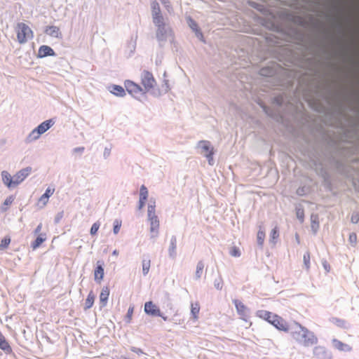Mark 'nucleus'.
<instances>
[{
  "label": "nucleus",
  "instance_id": "1",
  "mask_svg": "<svg viewBox=\"0 0 359 359\" xmlns=\"http://www.w3.org/2000/svg\"><path fill=\"white\" fill-rule=\"evenodd\" d=\"M292 338L299 344L304 346H310L316 344L318 341L317 337L306 327L299 323H295L290 330Z\"/></svg>",
  "mask_w": 359,
  "mask_h": 359
},
{
  "label": "nucleus",
  "instance_id": "2",
  "mask_svg": "<svg viewBox=\"0 0 359 359\" xmlns=\"http://www.w3.org/2000/svg\"><path fill=\"white\" fill-rule=\"evenodd\" d=\"M15 31L18 41L20 43H25L33 38V32L28 25L23 22L18 23Z\"/></svg>",
  "mask_w": 359,
  "mask_h": 359
},
{
  "label": "nucleus",
  "instance_id": "3",
  "mask_svg": "<svg viewBox=\"0 0 359 359\" xmlns=\"http://www.w3.org/2000/svg\"><path fill=\"white\" fill-rule=\"evenodd\" d=\"M156 38L160 43L172 38V30L168 23L157 27Z\"/></svg>",
  "mask_w": 359,
  "mask_h": 359
},
{
  "label": "nucleus",
  "instance_id": "4",
  "mask_svg": "<svg viewBox=\"0 0 359 359\" xmlns=\"http://www.w3.org/2000/svg\"><path fill=\"white\" fill-rule=\"evenodd\" d=\"M142 84L144 86V93L149 91L156 85V81L152 75L148 71H144L141 75Z\"/></svg>",
  "mask_w": 359,
  "mask_h": 359
},
{
  "label": "nucleus",
  "instance_id": "5",
  "mask_svg": "<svg viewBox=\"0 0 359 359\" xmlns=\"http://www.w3.org/2000/svg\"><path fill=\"white\" fill-rule=\"evenodd\" d=\"M233 303L235 305L238 314L241 316V318L245 321H247L250 316V309L238 299H233Z\"/></svg>",
  "mask_w": 359,
  "mask_h": 359
},
{
  "label": "nucleus",
  "instance_id": "6",
  "mask_svg": "<svg viewBox=\"0 0 359 359\" xmlns=\"http://www.w3.org/2000/svg\"><path fill=\"white\" fill-rule=\"evenodd\" d=\"M32 168L27 167L19 170L14 176H13V182L14 187L18 186L21 182H22L31 173Z\"/></svg>",
  "mask_w": 359,
  "mask_h": 359
},
{
  "label": "nucleus",
  "instance_id": "7",
  "mask_svg": "<svg viewBox=\"0 0 359 359\" xmlns=\"http://www.w3.org/2000/svg\"><path fill=\"white\" fill-rule=\"evenodd\" d=\"M125 87L127 91L133 96H135L137 94L145 93L143 88L140 86L131 81H126L125 82Z\"/></svg>",
  "mask_w": 359,
  "mask_h": 359
},
{
  "label": "nucleus",
  "instance_id": "8",
  "mask_svg": "<svg viewBox=\"0 0 359 359\" xmlns=\"http://www.w3.org/2000/svg\"><path fill=\"white\" fill-rule=\"evenodd\" d=\"M196 148L198 149L199 153L203 156H208L210 153L213 151V147L211 143L206 140H201L198 142Z\"/></svg>",
  "mask_w": 359,
  "mask_h": 359
},
{
  "label": "nucleus",
  "instance_id": "9",
  "mask_svg": "<svg viewBox=\"0 0 359 359\" xmlns=\"http://www.w3.org/2000/svg\"><path fill=\"white\" fill-rule=\"evenodd\" d=\"M144 312L152 316H162L160 309L151 301L145 303Z\"/></svg>",
  "mask_w": 359,
  "mask_h": 359
},
{
  "label": "nucleus",
  "instance_id": "10",
  "mask_svg": "<svg viewBox=\"0 0 359 359\" xmlns=\"http://www.w3.org/2000/svg\"><path fill=\"white\" fill-rule=\"evenodd\" d=\"M150 225V237L151 239H154L158 237L159 231V220L158 217L150 218L148 219Z\"/></svg>",
  "mask_w": 359,
  "mask_h": 359
},
{
  "label": "nucleus",
  "instance_id": "11",
  "mask_svg": "<svg viewBox=\"0 0 359 359\" xmlns=\"http://www.w3.org/2000/svg\"><path fill=\"white\" fill-rule=\"evenodd\" d=\"M271 324L279 330H283L285 332H287L289 330L286 323L280 317L276 314L274 316H273Z\"/></svg>",
  "mask_w": 359,
  "mask_h": 359
},
{
  "label": "nucleus",
  "instance_id": "12",
  "mask_svg": "<svg viewBox=\"0 0 359 359\" xmlns=\"http://www.w3.org/2000/svg\"><path fill=\"white\" fill-rule=\"evenodd\" d=\"M54 124V121L52 119H49L42 122L36 128V130L41 135L45 133L48 129H50Z\"/></svg>",
  "mask_w": 359,
  "mask_h": 359
},
{
  "label": "nucleus",
  "instance_id": "13",
  "mask_svg": "<svg viewBox=\"0 0 359 359\" xmlns=\"http://www.w3.org/2000/svg\"><path fill=\"white\" fill-rule=\"evenodd\" d=\"M55 55L54 50L48 46H41L38 52V56L39 57H44L46 56H54Z\"/></svg>",
  "mask_w": 359,
  "mask_h": 359
},
{
  "label": "nucleus",
  "instance_id": "14",
  "mask_svg": "<svg viewBox=\"0 0 359 359\" xmlns=\"http://www.w3.org/2000/svg\"><path fill=\"white\" fill-rule=\"evenodd\" d=\"M1 178L3 183L8 188L14 187L13 177H12L8 171L1 172Z\"/></svg>",
  "mask_w": 359,
  "mask_h": 359
},
{
  "label": "nucleus",
  "instance_id": "15",
  "mask_svg": "<svg viewBox=\"0 0 359 359\" xmlns=\"http://www.w3.org/2000/svg\"><path fill=\"white\" fill-rule=\"evenodd\" d=\"M176 248H177V238L175 236H172L170 238V243L168 248V254L170 257L175 259L176 257Z\"/></svg>",
  "mask_w": 359,
  "mask_h": 359
},
{
  "label": "nucleus",
  "instance_id": "16",
  "mask_svg": "<svg viewBox=\"0 0 359 359\" xmlns=\"http://www.w3.org/2000/svg\"><path fill=\"white\" fill-rule=\"evenodd\" d=\"M154 217H157L156 215V201L151 198L147 208V219Z\"/></svg>",
  "mask_w": 359,
  "mask_h": 359
},
{
  "label": "nucleus",
  "instance_id": "17",
  "mask_svg": "<svg viewBox=\"0 0 359 359\" xmlns=\"http://www.w3.org/2000/svg\"><path fill=\"white\" fill-rule=\"evenodd\" d=\"M332 344L334 346V348L339 351L348 352L351 351L352 349L349 345L344 344L343 342L335 339L332 340Z\"/></svg>",
  "mask_w": 359,
  "mask_h": 359
},
{
  "label": "nucleus",
  "instance_id": "18",
  "mask_svg": "<svg viewBox=\"0 0 359 359\" xmlns=\"http://www.w3.org/2000/svg\"><path fill=\"white\" fill-rule=\"evenodd\" d=\"M45 32L47 34H48L53 37H55V38H61L62 37V34L60 32V29L55 26L47 27L45 30Z\"/></svg>",
  "mask_w": 359,
  "mask_h": 359
},
{
  "label": "nucleus",
  "instance_id": "19",
  "mask_svg": "<svg viewBox=\"0 0 359 359\" xmlns=\"http://www.w3.org/2000/svg\"><path fill=\"white\" fill-rule=\"evenodd\" d=\"M109 295V289L108 287H104L100 294V301L102 306H105L107 303Z\"/></svg>",
  "mask_w": 359,
  "mask_h": 359
},
{
  "label": "nucleus",
  "instance_id": "20",
  "mask_svg": "<svg viewBox=\"0 0 359 359\" xmlns=\"http://www.w3.org/2000/svg\"><path fill=\"white\" fill-rule=\"evenodd\" d=\"M40 136H41V134L36 130V128H34V130H32L31 131V133L25 138V142L29 144L32 142H34V141L37 140L38 139H39Z\"/></svg>",
  "mask_w": 359,
  "mask_h": 359
},
{
  "label": "nucleus",
  "instance_id": "21",
  "mask_svg": "<svg viewBox=\"0 0 359 359\" xmlns=\"http://www.w3.org/2000/svg\"><path fill=\"white\" fill-rule=\"evenodd\" d=\"M313 354L320 359H325L327 357V351L323 346H316L313 350Z\"/></svg>",
  "mask_w": 359,
  "mask_h": 359
},
{
  "label": "nucleus",
  "instance_id": "22",
  "mask_svg": "<svg viewBox=\"0 0 359 359\" xmlns=\"http://www.w3.org/2000/svg\"><path fill=\"white\" fill-rule=\"evenodd\" d=\"M110 92L112 94L119 97H123L126 94L123 88L118 85H113L111 87Z\"/></svg>",
  "mask_w": 359,
  "mask_h": 359
},
{
  "label": "nucleus",
  "instance_id": "23",
  "mask_svg": "<svg viewBox=\"0 0 359 359\" xmlns=\"http://www.w3.org/2000/svg\"><path fill=\"white\" fill-rule=\"evenodd\" d=\"M311 227L314 233H316L319 228L318 217L317 215L312 214L311 216Z\"/></svg>",
  "mask_w": 359,
  "mask_h": 359
},
{
  "label": "nucleus",
  "instance_id": "24",
  "mask_svg": "<svg viewBox=\"0 0 359 359\" xmlns=\"http://www.w3.org/2000/svg\"><path fill=\"white\" fill-rule=\"evenodd\" d=\"M279 237L278 228L276 226L270 233L269 242L273 245H275L277 242V239Z\"/></svg>",
  "mask_w": 359,
  "mask_h": 359
},
{
  "label": "nucleus",
  "instance_id": "25",
  "mask_svg": "<svg viewBox=\"0 0 359 359\" xmlns=\"http://www.w3.org/2000/svg\"><path fill=\"white\" fill-rule=\"evenodd\" d=\"M53 192H54V189L48 188L46 190V192L39 198V201L42 202L43 203V205H46L48 202V198L53 194Z\"/></svg>",
  "mask_w": 359,
  "mask_h": 359
},
{
  "label": "nucleus",
  "instance_id": "26",
  "mask_svg": "<svg viewBox=\"0 0 359 359\" xmlns=\"http://www.w3.org/2000/svg\"><path fill=\"white\" fill-rule=\"evenodd\" d=\"M142 274L147 276L151 266V260L149 259H143L142 261Z\"/></svg>",
  "mask_w": 359,
  "mask_h": 359
},
{
  "label": "nucleus",
  "instance_id": "27",
  "mask_svg": "<svg viewBox=\"0 0 359 359\" xmlns=\"http://www.w3.org/2000/svg\"><path fill=\"white\" fill-rule=\"evenodd\" d=\"M199 311H200V306H199V304L198 302H196L194 304H191V313L193 316V318L194 320H198V314L199 313Z\"/></svg>",
  "mask_w": 359,
  "mask_h": 359
},
{
  "label": "nucleus",
  "instance_id": "28",
  "mask_svg": "<svg viewBox=\"0 0 359 359\" xmlns=\"http://www.w3.org/2000/svg\"><path fill=\"white\" fill-rule=\"evenodd\" d=\"M256 315L257 317L264 319L266 320L269 318H273V316H275V314H273L272 313L267 311H264V310L257 311L256 313Z\"/></svg>",
  "mask_w": 359,
  "mask_h": 359
},
{
  "label": "nucleus",
  "instance_id": "29",
  "mask_svg": "<svg viewBox=\"0 0 359 359\" xmlns=\"http://www.w3.org/2000/svg\"><path fill=\"white\" fill-rule=\"evenodd\" d=\"M0 348L4 351H10L11 350L8 343L6 341L5 337L0 332Z\"/></svg>",
  "mask_w": 359,
  "mask_h": 359
},
{
  "label": "nucleus",
  "instance_id": "30",
  "mask_svg": "<svg viewBox=\"0 0 359 359\" xmlns=\"http://www.w3.org/2000/svg\"><path fill=\"white\" fill-rule=\"evenodd\" d=\"M94 300H95V296L93 294V292H90L88 294L87 299H86L84 309L87 310V309H89L90 308H91L93 305Z\"/></svg>",
  "mask_w": 359,
  "mask_h": 359
},
{
  "label": "nucleus",
  "instance_id": "31",
  "mask_svg": "<svg viewBox=\"0 0 359 359\" xmlns=\"http://www.w3.org/2000/svg\"><path fill=\"white\" fill-rule=\"evenodd\" d=\"M151 16H156L158 15H161V8L159 4L157 1H154L151 4Z\"/></svg>",
  "mask_w": 359,
  "mask_h": 359
},
{
  "label": "nucleus",
  "instance_id": "32",
  "mask_svg": "<svg viewBox=\"0 0 359 359\" xmlns=\"http://www.w3.org/2000/svg\"><path fill=\"white\" fill-rule=\"evenodd\" d=\"M46 239L45 234H39V236L36 238V239L34 241V242L32 243V248L33 249H36L40 246V245L45 241Z\"/></svg>",
  "mask_w": 359,
  "mask_h": 359
},
{
  "label": "nucleus",
  "instance_id": "33",
  "mask_svg": "<svg viewBox=\"0 0 359 359\" xmlns=\"http://www.w3.org/2000/svg\"><path fill=\"white\" fill-rule=\"evenodd\" d=\"M153 22L156 27L160 26L166 23L165 18L161 15H158L152 17Z\"/></svg>",
  "mask_w": 359,
  "mask_h": 359
},
{
  "label": "nucleus",
  "instance_id": "34",
  "mask_svg": "<svg viewBox=\"0 0 359 359\" xmlns=\"http://www.w3.org/2000/svg\"><path fill=\"white\" fill-rule=\"evenodd\" d=\"M264 238H265V232L260 227L259 231H258V232H257V244L260 247H262L264 241Z\"/></svg>",
  "mask_w": 359,
  "mask_h": 359
},
{
  "label": "nucleus",
  "instance_id": "35",
  "mask_svg": "<svg viewBox=\"0 0 359 359\" xmlns=\"http://www.w3.org/2000/svg\"><path fill=\"white\" fill-rule=\"evenodd\" d=\"M274 73V69L271 67H263L259 70L260 75L264 76H271Z\"/></svg>",
  "mask_w": 359,
  "mask_h": 359
},
{
  "label": "nucleus",
  "instance_id": "36",
  "mask_svg": "<svg viewBox=\"0 0 359 359\" xmlns=\"http://www.w3.org/2000/svg\"><path fill=\"white\" fill-rule=\"evenodd\" d=\"M13 201L14 197L13 196L7 197L0 208L2 212H6L8 209V206L10 205L13 202Z\"/></svg>",
  "mask_w": 359,
  "mask_h": 359
},
{
  "label": "nucleus",
  "instance_id": "37",
  "mask_svg": "<svg viewBox=\"0 0 359 359\" xmlns=\"http://www.w3.org/2000/svg\"><path fill=\"white\" fill-rule=\"evenodd\" d=\"M203 268H204L203 262L201 261L198 262L197 263L196 270V273H195V277L197 280L201 278Z\"/></svg>",
  "mask_w": 359,
  "mask_h": 359
},
{
  "label": "nucleus",
  "instance_id": "38",
  "mask_svg": "<svg viewBox=\"0 0 359 359\" xmlns=\"http://www.w3.org/2000/svg\"><path fill=\"white\" fill-rule=\"evenodd\" d=\"M104 276V269L101 266H99L96 268L95 271V280L99 279L100 280H102Z\"/></svg>",
  "mask_w": 359,
  "mask_h": 359
},
{
  "label": "nucleus",
  "instance_id": "39",
  "mask_svg": "<svg viewBox=\"0 0 359 359\" xmlns=\"http://www.w3.org/2000/svg\"><path fill=\"white\" fill-rule=\"evenodd\" d=\"M187 22L189 27L192 29L193 32L199 29L197 23L191 17L187 18Z\"/></svg>",
  "mask_w": 359,
  "mask_h": 359
},
{
  "label": "nucleus",
  "instance_id": "40",
  "mask_svg": "<svg viewBox=\"0 0 359 359\" xmlns=\"http://www.w3.org/2000/svg\"><path fill=\"white\" fill-rule=\"evenodd\" d=\"M148 197V190L144 185H142L140 189V198L147 200Z\"/></svg>",
  "mask_w": 359,
  "mask_h": 359
},
{
  "label": "nucleus",
  "instance_id": "41",
  "mask_svg": "<svg viewBox=\"0 0 359 359\" xmlns=\"http://www.w3.org/2000/svg\"><path fill=\"white\" fill-rule=\"evenodd\" d=\"M303 262L306 269L309 270L310 268V253L309 252L304 253L303 256Z\"/></svg>",
  "mask_w": 359,
  "mask_h": 359
},
{
  "label": "nucleus",
  "instance_id": "42",
  "mask_svg": "<svg viewBox=\"0 0 359 359\" xmlns=\"http://www.w3.org/2000/svg\"><path fill=\"white\" fill-rule=\"evenodd\" d=\"M121 226V221H120L118 219L114 220V229H113V231H114V234H117L119 232Z\"/></svg>",
  "mask_w": 359,
  "mask_h": 359
},
{
  "label": "nucleus",
  "instance_id": "43",
  "mask_svg": "<svg viewBox=\"0 0 359 359\" xmlns=\"http://www.w3.org/2000/svg\"><path fill=\"white\" fill-rule=\"evenodd\" d=\"M10 243H11L10 238H4L0 243V250H3L6 249V248H8Z\"/></svg>",
  "mask_w": 359,
  "mask_h": 359
},
{
  "label": "nucleus",
  "instance_id": "44",
  "mask_svg": "<svg viewBox=\"0 0 359 359\" xmlns=\"http://www.w3.org/2000/svg\"><path fill=\"white\" fill-rule=\"evenodd\" d=\"M229 254L231 256L234 257H239L241 256V252L239 249L235 246L231 248Z\"/></svg>",
  "mask_w": 359,
  "mask_h": 359
},
{
  "label": "nucleus",
  "instance_id": "45",
  "mask_svg": "<svg viewBox=\"0 0 359 359\" xmlns=\"http://www.w3.org/2000/svg\"><path fill=\"white\" fill-rule=\"evenodd\" d=\"M99 228H100V223L98 222H95L90 228V234L95 235L97 232Z\"/></svg>",
  "mask_w": 359,
  "mask_h": 359
},
{
  "label": "nucleus",
  "instance_id": "46",
  "mask_svg": "<svg viewBox=\"0 0 359 359\" xmlns=\"http://www.w3.org/2000/svg\"><path fill=\"white\" fill-rule=\"evenodd\" d=\"M214 286L217 290H221L223 287V282L222 278L216 279L214 281Z\"/></svg>",
  "mask_w": 359,
  "mask_h": 359
},
{
  "label": "nucleus",
  "instance_id": "47",
  "mask_svg": "<svg viewBox=\"0 0 359 359\" xmlns=\"http://www.w3.org/2000/svg\"><path fill=\"white\" fill-rule=\"evenodd\" d=\"M296 215L299 220L302 222L304 221V210L301 208H297Z\"/></svg>",
  "mask_w": 359,
  "mask_h": 359
},
{
  "label": "nucleus",
  "instance_id": "48",
  "mask_svg": "<svg viewBox=\"0 0 359 359\" xmlns=\"http://www.w3.org/2000/svg\"><path fill=\"white\" fill-rule=\"evenodd\" d=\"M348 241H349V243L352 245H355L356 244V242H357V236H356V234L355 233H351L349 235Z\"/></svg>",
  "mask_w": 359,
  "mask_h": 359
},
{
  "label": "nucleus",
  "instance_id": "49",
  "mask_svg": "<svg viewBox=\"0 0 359 359\" xmlns=\"http://www.w3.org/2000/svg\"><path fill=\"white\" fill-rule=\"evenodd\" d=\"M351 221L353 224H357L359 222V214L353 212L351 215Z\"/></svg>",
  "mask_w": 359,
  "mask_h": 359
},
{
  "label": "nucleus",
  "instance_id": "50",
  "mask_svg": "<svg viewBox=\"0 0 359 359\" xmlns=\"http://www.w3.org/2000/svg\"><path fill=\"white\" fill-rule=\"evenodd\" d=\"M133 313V307L130 306V307L128 308V312H127V314H126V319H127V322L128 323L130 322Z\"/></svg>",
  "mask_w": 359,
  "mask_h": 359
},
{
  "label": "nucleus",
  "instance_id": "51",
  "mask_svg": "<svg viewBox=\"0 0 359 359\" xmlns=\"http://www.w3.org/2000/svg\"><path fill=\"white\" fill-rule=\"evenodd\" d=\"M195 33V35L201 41H204V39H203V35L201 32V31L200 30V29H198L197 30H195L194 32Z\"/></svg>",
  "mask_w": 359,
  "mask_h": 359
},
{
  "label": "nucleus",
  "instance_id": "52",
  "mask_svg": "<svg viewBox=\"0 0 359 359\" xmlns=\"http://www.w3.org/2000/svg\"><path fill=\"white\" fill-rule=\"evenodd\" d=\"M63 215H64L63 211H61V212H58V213L56 215V216H55V222L56 224H57V223H59V222H60V221L61 220V219L63 217Z\"/></svg>",
  "mask_w": 359,
  "mask_h": 359
},
{
  "label": "nucleus",
  "instance_id": "53",
  "mask_svg": "<svg viewBox=\"0 0 359 359\" xmlns=\"http://www.w3.org/2000/svg\"><path fill=\"white\" fill-rule=\"evenodd\" d=\"M212 155H213V151L210 153V154H208V156H204L205 157L207 158L208 159V163L210 165H212L213 163H214V161H213V157H212Z\"/></svg>",
  "mask_w": 359,
  "mask_h": 359
},
{
  "label": "nucleus",
  "instance_id": "54",
  "mask_svg": "<svg viewBox=\"0 0 359 359\" xmlns=\"http://www.w3.org/2000/svg\"><path fill=\"white\" fill-rule=\"evenodd\" d=\"M332 321H333L334 323L337 324L339 327L343 326L344 324V322L343 320L337 319V318H334L332 320Z\"/></svg>",
  "mask_w": 359,
  "mask_h": 359
},
{
  "label": "nucleus",
  "instance_id": "55",
  "mask_svg": "<svg viewBox=\"0 0 359 359\" xmlns=\"http://www.w3.org/2000/svg\"><path fill=\"white\" fill-rule=\"evenodd\" d=\"M161 4H163L167 8L168 11L170 12V6L169 5V1L168 0H160Z\"/></svg>",
  "mask_w": 359,
  "mask_h": 359
},
{
  "label": "nucleus",
  "instance_id": "56",
  "mask_svg": "<svg viewBox=\"0 0 359 359\" xmlns=\"http://www.w3.org/2000/svg\"><path fill=\"white\" fill-rule=\"evenodd\" d=\"M130 350H131L133 352H134V353H137V354H139V355H140V354H142V353H143V351H142L140 348H136V347H131Z\"/></svg>",
  "mask_w": 359,
  "mask_h": 359
},
{
  "label": "nucleus",
  "instance_id": "57",
  "mask_svg": "<svg viewBox=\"0 0 359 359\" xmlns=\"http://www.w3.org/2000/svg\"><path fill=\"white\" fill-rule=\"evenodd\" d=\"M147 200H143L142 198H140L139 200V207L138 208L141 210L145 205V202Z\"/></svg>",
  "mask_w": 359,
  "mask_h": 359
},
{
  "label": "nucleus",
  "instance_id": "58",
  "mask_svg": "<svg viewBox=\"0 0 359 359\" xmlns=\"http://www.w3.org/2000/svg\"><path fill=\"white\" fill-rule=\"evenodd\" d=\"M84 151V147H76L74 149V152L75 153H83V151Z\"/></svg>",
  "mask_w": 359,
  "mask_h": 359
},
{
  "label": "nucleus",
  "instance_id": "59",
  "mask_svg": "<svg viewBox=\"0 0 359 359\" xmlns=\"http://www.w3.org/2000/svg\"><path fill=\"white\" fill-rule=\"evenodd\" d=\"M41 228H42V224H39L37 227L36 228L35 231H34V233L35 234H41L40 233V231L41 230Z\"/></svg>",
  "mask_w": 359,
  "mask_h": 359
},
{
  "label": "nucleus",
  "instance_id": "60",
  "mask_svg": "<svg viewBox=\"0 0 359 359\" xmlns=\"http://www.w3.org/2000/svg\"><path fill=\"white\" fill-rule=\"evenodd\" d=\"M323 265L325 271L328 272L330 271V266L327 262L326 261L323 262Z\"/></svg>",
  "mask_w": 359,
  "mask_h": 359
},
{
  "label": "nucleus",
  "instance_id": "61",
  "mask_svg": "<svg viewBox=\"0 0 359 359\" xmlns=\"http://www.w3.org/2000/svg\"><path fill=\"white\" fill-rule=\"evenodd\" d=\"M261 107H262V108L263 109L264 111L266 114H268V115H269V114H269V109H268V108H267L266 106H264V105H262V104H261Z\"/></svg>",
  "mask_w": 359,
  "mask_h": 359
},
{
  "label": "nucleus",
  "instance_id": "62",
  "mask_svg": "<svg viewBox=\"0 0 359 359\" xmlns=\"http://www.w3.org/2000/svg\"><path fill=\"white\" fill-rule=\"evenodd\" d=\"M112 255H114V256H118V251L116 250H114L112 252Z\"/></svg>",
  "mask_w": 359,
  "mask_h": 359
},
{
  "label": "nucleus",
  "instance_id": "63",
  "mask_svg": "<svg viewBox=\"0 0 359 359\" xmlns=\"http://www.w3.org/2000/svg\"><path fill=\"white\" fill-rule=\"evenodd\" d=\"M266 320L271 324V321L273 320V318H269Z\"/></svg>",
  "mask_w": 359,
  "mask_h": 359
},
{
  "label": "nucleus",
  "instance_id": "64",
  "mask_svg": "<svg viewBox=\"0 0 359 359\" xmlns=\"http://www.w3.org/2000/svg\"><path fill=\"white\" fill-rule=\"evenodd\" d=\"M161 317L163 318V319L164 320H167V318H166V317H163V316H162Z\"/></svg>",
  "mask_w": 359,
  "mask_h": 359
}]
</instances>
